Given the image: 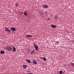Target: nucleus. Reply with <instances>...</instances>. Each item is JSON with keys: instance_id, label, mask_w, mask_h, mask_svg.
<instances>
[{"instance_id": "4468645a", "label": "nucleus", "mask_w": 74, "mask_h": 74, "mask_svg": "<svg viewBox=\"0 0 74 74\" xmlns=\"http://www.w3.org/2000/svg\"><path fill=\"white\" fill-rule=\"evenodd\" d=\"M63 73V71H59V74H62V73Z\"/></svg>"}, {"instance_id": "393cba45", "label": "nucleus", "mask_w": 74, "mask_h": 74, "mask_svg": "<svg viewBox=\"0 0 74 74\" xmlns=\"http://www.w3.org/2000/svg\"><path fill=\"white\" fill-rule=\"evenodd\" d=\"M9 30V29H8V30L7 31V32H8Z\"/></svg>"}, {"instance_id": "20e7f679", "label": "nucleus", "mask_w": 74, "mask_h": 74, "mask_svg": "<svg viewBox=\"0 0 74 74\" xmlns=\"http://www.w3.org/2000/svg\"><path fill=\"white\" fill-rule=\"evenodd\" d=\"M23 14L24 15H25V16H27V12H26V11H25L23 13Z\"/></svg>"}, {"instance_id": "2eb2a0df", "label": "nucleus", "mask_w": 74, "mask_h": 74, "mask_svg": "<svg viewBox=\"0 0 74 74\" xmlns=\"http://www.w3.org/2000/svg\"><path fill=\"white\" fill-rule=\"evenodd\" d=\"M71 65L73 66V67H74V63H71Z\"/></svg>"}, {"instance_id": "412c9836", "label": "nucleus", "mask_w": 74, "mask_h": 74, "mask_svg": "<svg viewBox=\"0 0 74 74\" xmlns=\"http://www.w3.org/2000/svg\"><path fill=\"white\" fill-rule=\"evenodd\" d=\"M72 43H74V40H73L72 42Z\"/></svg>"}, {"instance_id": "1a4fd4ad", "label": "nucleus", "mask_w": 74, "mask_h": 74, "mask_svg": "<svg viewBox=\"0 0 74 74\" xmlns=\"http://www.w3.org/2000/svg\"><path fill=\"white\" fill-rule=\"evenodd\" d=\"M34 48H35L36 50H37L38 49V47H37V45H36L35 47H34Z\"/></svg>"}, {"instance_id": "b1692460", "label": "nucleus", "mask_w": 74, "mask_h": 74, "mask_svg": "<svg viewBox=\"0 0 74 74\" xmlns=\"http://www.w3.org/2000/svg\"><path fill=\"white\" fill-rule=\"evenodd\" d=\"M58 42H56V43H58Z\"/></svg>"}, {"instance_id": "ddd939ff", "label": "nucleus", "mask_w": 74, "mask_h": 74, "mask_svg": "<svg viewBox=\"0 0 74 74\" xmlns=\"http://www.w3.org/2000/svg\"><path fill=\"white\" fill-rule=\"evenodd\" d=\"M26 60L27 62H28V63H31V61H30V60H28L27 59H26Z\"/></svg>"}, {"instance_id": "6ab92c4d", "label": "nucleus", "mask_w": 74, "mask_h": 74, "mask_svg": "<svg viewBox=\"0 0 74 74\" xmlns=\"http://www.w3.org/2000/svg\"><path fill=\"white\" fill-rule=\"evenodd\" d=\"M8 32L9 33H10V32H11V30H9V31Z\"/></svg>"}, {"instance_id": "f3484780", "label": "nucleus", "mask_w": 74, "mask_h": 74, "mask_svg": "<svg viewBox=\"0 0 74 74\" xmlns=\"http://www.w3.org/2000/svg\"><path fill=\"white\" fill-rule=\"evenodd\" d=\"M18 5V3H17L16 4V7H17Z\"/></svg>"}, {"instance_id": "6e6552de", "label": "nucleus", "mask_w": 74, "mask_h": 74, "mask_svg": "<svg viewBox=\"0 0 74 74\" xmlns=\"http://www.w3.org/2000/svg\"><path fill=\"white\" fill-rule=\"evenodd\" d=\"M51 26L52 28H56V25H52Z\"/></svg>"}, {"instance_id": "0eeeda50", "label": "nucleus", "mask_w": 74, "mask_h": 74, "mask_svg": "<svg viewBox=\"0 0 74 74\" xmlns=\"http://www.w3.org/2000/svg\"><path fill=\"white\" fill-rule=\"evenodd\" d=\"M26 38H29V37H32V36L26 35Z\"/></svg>"}, {"instance_id": "a211bd4d", "label": "nucleus", "mask_w": 74, "mask_h": 74, "mask_svg": "<svg viewBox=\"0 0 74 74\" xmlns=\"http://www.w3.org/2000/svg\"><path fill=\"white\" fill-rule=\"evenodd\" d=\"M8 30V29L7 28L6 29H5V30L6 32H7Z\"/></svg>"}, {"instance_id": "9b49d317", "label": "nucleus", "mask_w": 74, "mask_h": 74, "mask_svg": "<svg viewBox=\"0 0 74 74\" xmlns=\"http://www.w3.org/2000/svg\"><path fill=\"white\" fill-rule=\"evenodd\" d=\"M0 52L1 54H4V53H5L4 51L3 50L1 51Z\"/></svg>"}, {"instance_id": "9d476101", "label": "nucleus", "mask_w": 74, "mask_h": 74, "mask_svg": "<svg viewBox=\"0 0 74 74\" xmlns=\"http://www.w3.org/2000/svg\"><path fill=\"white\" fill-rule=\"evenodd\" d=\"M13 52H15V51H16V48H15V47H14L13 48Z\"/></svg>"}, {"instance_id": "39448f33", "label": "nucleus", "mask_w": 74, "mask_h": 74, "mask_svg": "<svg viewBox=\"0 0 74 74\" xmlns=\"http://www.w3.org/2000/svg\"><path fill=\"white\" fill-rule=\"evenodd\" d=\"M33 64H37V61H36L35 60H33Z\"/></svg>"}, {"instance_id": "f257e3e1", "label": "nucleus", "mask_w": 74, "mask_h": 74, "mask_svg": "<svg viewBox=\"0 0 74 74\" xmlns=\"http://www.w3.org/2000/svg\"><path fill=\"white\" fill-rule=\"evenodd\" d=\"M6 49H7L8 51H12V48L11 47H10V46H7L6 48Z\"/></svg>"}, {"instance_id": "aec40b11", "label": "nucleus", "mask_w": 74, "mask_h": 74, "mask_svg": "<svg viewBox=\"0 0 74 74\" xmlns=\"http://www.w3.org/2000/svg\"><path fill=\"white\" fill-rule=\"evenodd\" d=\"M36 44H34V47H36Z\"/></svg>"}, {"instance_id": "dca6fc26", "label": "nucleus", "mask_w": 74, "mask_h": 74, "mask_svg": "<svg viewBox=\"0 0 74 74\" xmlns=\"http://www.w3.org/2000/svg\"><path fill=\"white\" fill-rule=\"evenodd\" d=\"M43 59L45 61H46V60H47L46 59V58H43Z\"/></svg>"}, {"instance_id": "7ed1b4c3", "label": "nucleus", "mask_w": 74, "mask_h": 74, "mask_svg": "<svg viewBox=\"0 0 74 74\" xmlns=\"http://www.w3.org/2000/svg\"><path fill=\"white\" fill-rule=\"evenodd\" d=\"M43 8H47L48 7V6L46 5H44L43 6Z\"/></svg>"}, {"instance_id": "5701e85b", "label": "nucleus", "mask_w": 74, "mask_h": 74, "mask_svg": "<svg viewBox=\"0 0 74 74\" xmlns=\"http://www.w3.org/2000/svg\"><path fill=\"white\" fill-rule=\"evenodd\" d=\"M29 74H34L32 73H29Z\"/></svg>"}, {"instance_id": "423d86ee", "label": "nucleus", "mask_w": 74, "mask_h": 74, "mask_svg": "<svg viewBox=\"0 0 74 74\" xmlns=\"http://www.w3.org/2000/svg\"><path fill=\"white\" fill-rule=\"evenodd\" d=\"M23 67L24 69H26L27 68V65H24L23 66Z\"/></svg>"}, {"instance_id": "f8f14e48", "label": "nucleus", "mask_w": 74, "mask_h": 74, "mask_svg": "<svg viewBox=\"0 0 74 74\" xmlns=\"http://www.w3.org/2000/svg\"><path fill=\"white\" fill-rule=\"evenodd\" d=\"M34 52V50H33L31 52V54H33Z\"/></svg>"}, {"instance_id": "4be33fe9", "label": "nucleus", "mask_w": 74, "mask_h": 74, "mask_svg": "<svg viewBox=\"0 0 74 74\" xmlns=\"http://www.w3.org/2000/svg\"><path fill=\"white\" fill-rule=\"evenodd\" d=\"M40 59H43V58H42L41 57H40Z\"/></svg>"}, {"instance_id": "f03ea898", "label": "nucleus", "mask_w": 74, "mask_h": 74, "mask_svg": "<svg viewBox=\"0 0 74 74\" xmlns=\"http://www.w3.org/2000/svg\"><path fill=\"white\" fill-rule=\"evenodd\" d=\"M11 30H12V31H13V32H15L16 30L15 28L13 27H11L10 28Z\"/></svg>"}]
</instances>
